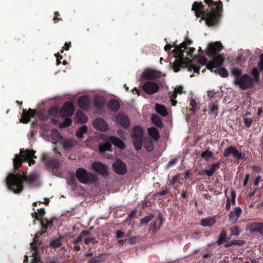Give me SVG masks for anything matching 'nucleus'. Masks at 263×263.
Listing matches in <instances>:
<instances>
[{
    "instance_id": "obj_19",
    "label": "nucleus",
    "mask_w": 263,
    "mask_h": 263,
    "mask_svg": "<svg viewBox=\"0 0 263 263\" xmlns=\"http://www.w3.org/2000/svg\"><path fill=\"white\" fill-rule=\"evenodd\" d=\"M242 210L239 207H236L234 210L231 212L229 215L230 220L236 222L240 216Z\"/></svg>"
},
{
    "instance_id": "obj_4",
    "label": "nucleus",
    "mask_w": 263,
    "mask_h": 263,
    "mask_svg": "<svg viewBox=\"0 0 263 263\" xmlns=\"http://www.w3.org/2000/svg\"><path fill=\"white\" fill-rule=\"evenodd\" d=\"M37 177V175L34 173L29 175L10 174L6 179V184L9 190L15 194H20L24 189L23 183L24 180L31 183L35 181Z\"/></svg>"
},
{
    "instance_id": "obj_60",
    "label": "nucleus",
    "mask_w": 263,
    "mask_h": 263,
    "mask_svg": "<svg viewBox=\"0 0 263 263\" xmlns=\"http://www.w3.org/2000/svg\"><path fill=\"white\" fill-rule=\"evenodd\" d=\"M169 192V189L166 187L164 190L158 193L159 195H165Z\"/></svg>"
},
{
    "instance_id": "obj_44",
    "label": "nucleus",
    "mask_w": 263,
    "mask_h": 263,
    "mask_svg": "<svg viewBox=\"0 0 263 263\" xmlns=\"http://www.w3.org/2000/svg\"><path fill=\"white\" fill-rule=\"evenodd\" d=\"M234 158H236L237 159H243L245 157V154L239 152L237 149L235 151V152L234 153V155L233 156Z\"/></svg>"
},
{
    "instance_id": "obj_39",
    "label": "nucleus",
    "mask_w": 263,
    "mask_h": 263,
    "mask_svg": "<svg viewBox=\"0 0 263 263\" xmlns=\"http://www.w3.org/2000/svg\"><path fill=\"white\" fill-rule=\"evenodd\" d=\"M72 123V120L69 118H66L64 119V121L60 125L61 128H65L69 127Z\"/></svg>"
},
{
    "instance_id": "obj_3",
    "label": "nucleus",
    "mask_w": 263,
    "mask_h": 263,
    "mask_svg": "<svg viewBox=\"0 0 263 263\" xmlns=\"http://www.w3.org/2000/svg\"><path fill=\"white\" fill-rule=\"evenodd\" d=\"M254 76L253 79L247 74H242L241 70L234 68L232 70V74L233 77V83L242 90L253 87L255 83L258 81L259 71L257 68H254L252 71Z\"/></svg>"
},
{
    "instance_id": "obj_62",
    "label": "nucleus",
    "mask_w": 263,
    "mask_h": 263,
    "mask_svg": "<svg viewBox=\"0 0 263 263\" xmlns=\"http://www.w3.org/2000/svg\"><path fill=\"white\" fill-rule=\"evenodd\" d=\"M178 158L175 157L170 161L168 164H174L178 162Z\"/></svg>"
},
{
    "instance_id": "obj_42",
    "label": "nucleus",
    "mask_w": 263,
    "mask_h": 263,
    "mask_svg": "<svg viewBox=\"0 0 263 263\" xmlns=\"http://www.w3.org/2000/svg\"><path fill=\"white\" fill-rule=\"evenodd\" d=\"M231 236H238L240 233V231L236 227H233L230 229Z\"/></svg>"
},
{
    "instance_id": "obj_5",
    "label": "nucleus",
    "mask_w": 263,
    "mask_h": 263,
    "mask_svg": "<svg viewBox=\"0 0 263 263\" xmlns=\"http://www.w3.org/2000/svg\"><path fill=\"white\" fill-rule=\"evenodd\" d=\"M104 140L105 142L99 144V152L100 154L105 158L109 159L112 156V151L110 144H114L120 149L125 148V144L123 141L116 137H107Z\"/></svg>"
},
{
    "instance_id": "obj_45",
    "label": "nucleus",
    "mask_w": 263,
    "mask_h": 263,
    "mask_svg": "<svg viewBox=\"0 0 263 263\" xmlns=\"http://www.w3.org/2000/svg\"><path fill=\"white\" fill-rule=\"evenodd\" d=\"M219 75L222 77H227L228 76V72L226 69L224 68H220L217 70H215V71H217Z\"/></svg>"
},
{
    "instance_id": "obj_53",
    "label": "nucleus",
    "mask_w": 263,
    "mask_h": 263,
    "mask_svg": "<svg viewBox=\"0 0 263 263\" xmlns=\"http://www.w3.org/2000/svg\"><path fill=\"white\" fill-rule=\"evenodd\" d=\"M45 231H41V232H39L35 234L34 237L33 238V242H36L38 241V238L40 235H42L43 234V233H45Z\"/></svg>"
},
{
    "instance_id": "obj_6",
    "label": "nucleus",
    "mask_w": 263,
    "mask_h": 263,
    "mask_svg": "<svg viewBox=\"0 0 263 263\" xmlns=\"http://www.w3.org/2000/svg\"><path fill=\"white\" fill-rule=\"evenodd\" d=\"M36 151L33 149H21L19 154L14 155L13 159V164H22L24 162L28 163V164H34L35 162L34 159L37 157L35 156Z\"/></svg>"
},
{
    "instance_id": "obj_41",
    "label": "nucleus",
    "mask_w": 263,
    "mask_h": 263,
    "mask_svg": "<svg viewBox=\"0 0 263 263\" xmlns=\"http://www.w3.org/2000/svg\"><path fill=\"white\" fill-rule=\"evenodd\" d=\"M144 147L148 151H152L154 148V145L152 141L148 140L144 142Z\"/></svg>"
},
{
    "instance_id": "obj_43",
    "label": "nucleus",
    "mask_w": 263,
    "mask_h": 263,
    "mask_svg": "<svg viewBox=\"0 0 263 263\" xmlns=\"http://www.w3.org/2000/svg\"><path fill=\"white\" fill-rule=\"evenodd\" d=\"M61 243L59 239L52 240L50 241L49 246L53 248H56L61 246Z\"/></svg>"
},
{
    "instance_id": "obj_52",
    "label": "nucleus",
    "mask_w": 263,
    "mask_h": 263,
    "mask_svg": "<svg viewBox=\"0 0 263 263\" xmlns=\"http://www.w3.org/2000/svg\"><path fill=\"white\" fill-rule=\"evenodd\" d=\"M257 232H259L261 235L263 236V223L258 222Z\"/></svg>"
},
{
    "instance_id": "obj_24",
    "label": "nucleus",
    "mask_w": 263,
    "mask_h": 263,
    "mask_svg": "<svg viewBox=\"0 0 263 263\" xmlns=\"http://www.w3.org/2000/svg\"><path fill=\"white\" fill-rule=\"evenodd\" d=\"M114 171L118 174L123 175L126 173V165H112Z\"/></svg>"
},
{
    "instance_id": "obj_25",
    "label": "nucleus",
    "mask_w": 263,
    "mask_h": 263,
    "mask_svg": "<svg viewBox=\"0 0 263 263\" xmlns=\"http://www.w3.org/2000/svg\"><path fill=\"white\" fill-rule=\"evenodd\" d=\"M216 222V220L213 217H210L203 219L201 222V224L203 227H211Z\"/></svg>"
},
{
    "instance_id": "obj_17",
    "label": "nucleus",
    "mask_w": 263,
    "mask_h": 263,
    "mask_svg": "<svg viewBox=\"0 0 263 263\" xmlns=\"http://www.w3.org/2000/svg\"><path fill=\"white\" fill-rule=\"evenodd\" d=\"M48 115L49 117L53 118V120L61 117V109H60L57 106H52L48 110Z\"/></svg>"
},
{
    "instance_id": "obj_1",
    "label": "nucleus",
    "mask_w": 263,
    "mask_h": 263,
    "mask_svg": "<svg viewBox=\"0 0 263 263\" xmlns=\"http://www.w3.org/2000/svg\"><path fill=\"white\" fill-rule=\"evenodd\" d=\"M192 44V41L186 39L173 50L176 60L174 62L173 68L175 72L178 71L180 68L186 67L189 70H193L194 72L198 73L199 68L193 63L191 58L195 49L194 48H187Z\"/></svg>"
},
{
    "instance_id": "obj_2",
    "label": "nucleus",
    "mask_w": 263,
    "mask_h": 263,
    "mask_svg": "<svg viewBox=\"0 0 263 263\" xmlns=\"http://www.w3.org/2000/svg\"><path fill=\"white\" fill-rule=\"evenodd\" d=\"M204 1L211 8L212 12H205L203 7L196 2L193 4L192 10L194 11L197 17H201L202 19L205 21L207 25L212 26L218 22L221 15L222 3L220 1L217 2H211L210 0H204Z\"/></svg>"
},
{
    "instance_id": "obj_18",
    "label": "nucleus",
    "mask_w": 263,
    "mask_h": 263,
    "mask_svg": "<svg viewBox=\"0 0 263 263\" xmlns=\"http://www.w3.org/2000/svg\"><path fill=\"white\" fill-rule=\"evenodd\" d=\"M183 92V87L182 86H177L175 88L173 94L170 96V101L172 102V105L173 106H175L177 103V101L174 100L177 96L178 95H180Z\"/></svg>"
},
{
    "instance_id": "obj_29",
    "label": "nucleus",
    "mask_w": 263,
    "mask_h": 263,
    "mask_svg": "<svg viewBox=\"0 0 263 263\" xmlns=\"http://www.w3.org/2000/svg\"><path fill=\"white\" fill-rule=\"evenodd\" d=\"M156 111L162 116H165L167 114L166 109L163 105L157 104L155 106Z\"/></svg>"
},
{
    "instance_id": "obj_7",
    "label": "nucleus",
    "mask_w": 263,
    "mask_h": 263,
    "mask_svg": "<svg viewBox=\"0 0 263 263\" xmlns=\"http://www.w3.org/2000/svg\"><path fill=\"white\" fill-rule=\"evenodd\" d=\"M198 61L202 65H206V67L212 71L213 69L220 66L223 62V58L219 55L215 58L213 61L208 63L207 59L205 57H202L198 58Z\"/></svg>"
},
{
    "instance_id": "obj_49",
    "label": "nucleus",
    "mask_w": 263,
    "mask_h": 263,
    "mask_svg": "<svg viewBox=\"0 0 263 263\" xmlns=\"http://www.w3.org/2000/svg\"><path fill=\"white\" fill-rule=\"evenodd\" d=\"M83 110L87 108L89 104V99L87 96H83Z\"/></svg>"
},
{
    "instance_id": "obj_22",
    "label": "nucleus",
    "mask_w": 263,
    "mask_h": 263,
    "mask_svg": "<svg viewBox=\"0 0 263 263\" xmlns=\"http://www.w3.org/2000/svg\"><path fill=\"white\" fill-rule=\"evenodd\" d=\"M218 168V165H212L209 170H201L199 174L200 175H206L208 176H211Z\"/></svg>"
},
{
    "instance_id": "obj_30",
    "label": "nucleus",
    "mask_w": 263,
    "mask_h": 263,
    "mask_svg": "<svg viewBox=\"0 0 263 263\" xmlns=\"http://www.w3.org/2000/svg\"><path fill=\"white\" fill-rule=\"evenodd\" d=\"M76 144V141L73 139H67L64 141L63 146L66 149H69L74 146Z\"/></svg>"
},
{
    "instance_id": "obj_14",
    "label": "nucleus",
    "mask_w": 263,
    "mask_h": 263,
    "mask_svg": "<svg viewBox=\"0 0 263 263\" xmlns=\"http://www.w3.org/2000/svg\"><path fill=\"white\" fill-rule=\"evenodd\" d=\"M115 121L117 124L124 128H127L129 126V120L124 114H119L116 117Z\"/></svg>"
},
{
    "instance_id": "obj_35",
    "label": "nucleus",
    "mask_w": 263,
    "mask_h": 263,
    "mask_svg": "<svg viewBox=\"0 0 263 263\" xmlns=\"http://www.w3.org/2000/svg\"><path fill=\"white\" fill-rule=\"evenodd\" d=\"M213 155V152L209 149H207L206 151L203 152L201 154V157L205 160H208L211 159Z\"/></svg>"
},
{
    "instance_id": "obj_21",
    "label": "nucleus",
    "mask_w": 263,
    "mask_h": 263,
    "mask_svg": "<svg viewBox=\"0 0 263 263\" xmlns=\"http://www.w3.org/2000/svg\"><path fill=\"white\" fill-rule=\"evenodd\" d=\"M93 170L99 174L105 176L108 175V169L106 165H92Z\"/></svg>"
},
{
    "instance_id": "obj_23",
    "label": "nucleus",
    "mask_w": 263,
    "mask_h": 263,
    "mask_svg": "<svg viewBox=\"0 0 263 263\" xmlns=\"http://www.w3.org/2000/svg\"><path fill=\"white\" fill-rule=\"evenodd\" d=\"M41 161L45 164H56L55 161L51 159L48 153H44L42 154Z\"/></svg>"
},
{
    "instance_id": "obj_64",
    "label": "nucleus",
    "mask_w": 263,
    "mask_h": 263,
    "mask_svg": "<svg viewBox=\"0 0 263 263\" xmlns=\"http://www.w3.org/2000/svg\"><path fill=\"white\" fill-rule=\"evenodd\" d=\"M178 175L174 176L172 179V183L173 184H174L178 181Z\"/></svg>"
},
{
    "instance_id": "obj_47",
    "label": "nucleus",
    "mask_w": 263,
    "mask_h": 263,
    "mask_svg": "<svg viewBox=\"0 0 263 263\" xmlns=\"http://www.w3.org/2000/svg\"><path fill=\"white\" fill-rule=\"evenodd\" d=\"M153 122L157 126H161L162 124L160 118L157 116H154L152 117Z\"/></svg>"
},
{
    "instance_id": "obj_8",
    "label": "nucleus",
    "mask_w": 263,
    "mask_h": 263,
    "mask_svg": "<svg viewBox=\"0 0 263 263\" xmlns=\"http://www.w3.org/2000/svg\"><path fill=\"white\" fill-rule=\"evenodd\" d=\"M143 130L140 127L136 126L133 129V141L134 145L137 150H139L142 147Z\"/></svg>"
},
{
    "instance_id": "obj_20",
    "label": "nucleus",
    "mask_w": 263,
    "mask_h": 263,
    "mask_svg": "<svg viewBox=\"0 0 263 263\" xmlns=\"http://www.w3.org/2000/svg\"><path fill=\"white\" fill-rule=\"evenodd\" d=\"M95 180V177L91 174L88 173L85 170L83 169V183L90 184Z\"/></svg>"
},
{
    "instance_id": "obj_48",
    "label": "nucleus",
    "mask_w": 263,
    "mask_h": 263,
    "mask_svg": "<svg viewBox=\"0 0 263 263\" xmlns=\"http://www.w3.org/2000/svg\"><path fill=\"white\" fill-rule=\"evenodd\" d=\"M209 107L210 109V112L212 113H216V111L218 108V105L215 103L210 104Z\"/></svg>"
},
{
    "instance_id": "obj_10",
    "label": "nucleus",
    "mask_w": 263,
    "mask_h": 263,
    "mask_svg": "<svg viewBox=\"0 0 263 263\" xmlns=\"http://www.w3.org/2000/svg\"><path fill=\"white\" fill-rule=\"evenodd\" d=\"M74 111V107L72 102H65L61 108V117L62 118L71 117L73 114Z\"/></svg>"
},
{
    "instance_id": "obj_13",
    "label": "nucleus",
    "mask_w": 263,
    "mask_h": 263,
    "mask_svg": "<svg viewBox=\"0 0 263 263\" xmlns=\"http://www.w3.org/2000/svg\"><path fill=\"white\" fill-rule=\"evenodd\" d=\"M36 114L35 110L29 108L28 111H26L25 109L23 110V113L22 115L21 119V122L23 123H27L30 122V118L34 117Z\"/></svg>"
},
{
    "instance_id": "obj_63",
    "label": "nucleus",
    "mask_w": 263,
    "mask_h": 263,
    "mask_svg": "<svg viewBox=\"0 0 263 263\" xmlns=\"http://www.w3.org/2000/svg\"><path fill=\"white\" fill-rule=\"evenodd\" d=\"M249 177H250L249 174H246V175L245 176V180L243 181V186H245L247 185L248 180L249 179Z\"/></svg>"
},
{
    "instance_id": "obj_11",
    "label": "nucleus",
    "mask_w": 263,
    "mask_h": 263,
    "mask_svg": "<svg viewBox=\"0 0 263 263\" xmlns=\"http://www.w3.org/2000/svg\"><path fill=\"white\" fill-rule=\"evenodd\" d=\"M222 49L221 44L219 42L210 43L207 47L206 54L211 57L214 56Z\"/></svg>"
},
{
    "instance_id": "obj_59",
    "label": "nucleus",
    "mask_w": 263,
    "mask_h": 263,
    "mask_svg": "<svg viewBox=\"0 0 263 263\" xmlns=\"http://www.w3.org/2000/svg\"><path fill=\"white\" fill-rule=\"evenodd\" d=\"M57 57V65H60L61 63V60L63 59V57L61 55H60L59 53L56 55Z\"/></svg>"
},
{
    "instance_id": "obj_36",
    "label": "nucleus",
    "mask_w": 263,
    "mask_h": 263,
    "mask_svg": "<svg viewBox=\"0 0 263 263\" xmlns=\"http://www.w3.org/2000/svg\"><path fill=\"white\" fill-rule=\"evenodd\" d=\"M37 116L40 120L43 121H47L49 118L48 115L46 114L45 112L43 111L37 112Z\"/></svg>"
},
{
    "instance_id": "obj_55",
    "label": "nucleus",
    "mask_w": 263,
    "mask_h": 263,
    "mask_svg": "<svg viewBox=\"0 0 263 263\" xmlns=\"http://www.w3.org/2000/svg\"><path fill=\"white\" fill-rule=\"evenodd\" d=\"M78 122L82 123V111L80 110L78 112Z\"/></svg>"
},
{
    "instance_id": "obj_32",
    "label": "nucleus",
    "mask_w": 263,
    "mask_h": 263,
    "mask_svg": "<svg viewBox=\"0 0 263 263\" xmlns=\"http://www.w3.org/2000/svg\"><path fill=\"white\" fill-rule=\"evenodd\" d=\"M258 222H252L247 226V230L251 233L257 232Z\"/></svg>"
},
{
    "instance_id": "obj_26",
    "label": "nucleus",
    "mask_w": 263,
    "mask_h": 263,
    "mask_svg": "<svg viewBox=\"0 0 263 263\" xmlns=\"http://www.w3.org/2000/svg\"><path fill=\"white\" fill-rule=\"evenodd\" d=\"M38 213L34 212V213H32V218H34V221L36 220H40V217H42L44 214H45V211L44 209L41 208L37 209ZM34 224H35V222H34Z\"/></svg>"
},
{
    "instance_id": "obj_57",
    "label": "nucleus",
    "mask_w": 263,
    "mask_h": 263,
    "mask_svg": "<svg viewBox=\"0 0 263 263\" xmlns=\"http://www.w3.org/2000/svg\"><path fill=\"white\" fill-rule=\"evenodd\" d=\"M190 106L192 107V110L194 111L195 109V107L196 106V103L195 102V100L193 99L191 100L190 103Z\"/></svg>"
},
{
    "instance_id": "obj_15",
    "label": "nucleus",
    "mask_w": 263,
    "mask_h": 263,
    "mask_svg": "<svg viewBox=\"0 0 263 263\" xmlns=\"http://www.w3.org/2000/svg\"><path fill=\"white\" fill-rule=\"evenodd\" d=\"M93 125L97 129L102 132L106 131L108 129V124L102 119H97L94 120Z\"/></svg>"
},
{
    "instance_id": "obj_61",
    "label": "nucleus",
    "mask_w": 263,
    "mask_h": 263,
    "mask_svg": "<svg viewBox=\"0 0 263 263\" xmlns=\"http://www.w3.org/2000/svg\"><path fill=\"white\" fill-rule=\"evenodd\" d=\"M26 260H24V263H25ZM40 257L35 256H34V258L33 259V261L31 262V263H40Z\"/></svg>"
},
{
    "instance_id": "obj_37",
    "label": "nucleus",
    "mask_w": 263,
    "mask_h": 263,
    "mask_svg": "<svg viewBox=\"0 0 263 263\" xmlns=\"http://www.w3.org/2000/svg\"><path fill=\"white\" fill-rule=\"evenodd\" d=\"M227 238V233L226 231L222 230L219 236V238L218 240L217 241V243L218 245L221 244L223 241H224Z\"/></svg>"
},
{
    "instance_id": "obj_46",
    "label": "nucleus",
    "mask_w": 263,
    "mask_h": 263,
    "mask_svg": "<svg viewBox=\"0 0 263 263\" xmlns=\"http://www.w3.org/2000/svg\"><path fill=\"white\" fill-rule=\"evenodd\" d=\"M104 103V101L102 98L99 97H96L95 98V104L97 106L101 107Z\"/></svg>"
},
{
    "instance_id": "obj_38",
    "label": "nucleus",
    "mask_w": 263,
    "mask_h": 263,
    "mask_svg": "<svg viewBox=\"0 0 263 263\" xmlns=\"http://www.w3.org/2000/svg\"><path fill=\"white\" fill-rule=\"evenodd\" d=\"M82 237V232L80 233V235L78 236V237L77 238V239L73 241V247L76 250H80L81 249L80 246L78 245V243L81 241Z\"/></svg>"
},
{
    "instance_id": "obj_9",
    "label": "nucleus",
    "mask_w": 263,
    "mask_h": 263,
    "mask_svg": "<svg viewBox=\"0 0 263 263\" xmlns=\"http://www.w3.org/2000/svg\"><path fill=\"white\" fill-rule=\"evenodd\" d=\"M77 180H79L80 182H82V168L78 169L76 174H72L69 175V178L68 179L67 182L68 184L71 186L72 190L76 189Z\"/></svg>"
},
{
    "instance_id": "obj_51",
    "label": "nucleus",
    "mask_w": 263,
    "mask_h": 263,
    "mask_svg": "<svg viewBox=\"0 0 263 263\" xmlns=\"http://www.w3.org/2000/svg\"><path fill=\"white\" fill-rule=\"evenodd\" d=\"M60 15L59 12L57 11L54 12V16L53 18V21L54 23H57L58 21L62 20V18L59 17Z\"/></svg>"
},
{
    "instance_id": "obj_16",
    "label": "nucleus",
    "mask_w": 263,
    "mask_h": 263,
    "mask_svg": "<svg viewBox=\"0 0 263 263\" xmlns=\"http://www.w3.org/2000/svg\"><path fill=\"white\" fill-rule=\"evenodd\" d=\"M160 76V72L155 70L147 69L142 72L141 78L152 79Z\"/></svg>"
},
{
    "instance_id": "obj_33",
    "label": "nucleus",
    "mask_w": 263,
    "mask_h": 263,
    "mask_svg": "<svg viewBox=\"0 0 263 263\" xmlns=\"http://www.w3.org/2000/svg\"><path fill=\"white\" fill-rule=\"evenodd\" d=\"M106 259L105 255H101L99 256L96 257L91 259L89 263H101L104 261Z\"/></svg>"
},
{
    "instance_id": "obj_40",
    "label": "nucleus",
    "mask_w": 263,
    "mask_h": 263,
    "mask_svg": "<svg viewBox=\"0 0 263 263\" xmlns=\"http://www.w3.org/2000/svg\"><path fill=\"white\" fill-rule=\"evenodd\" d=\"M154 217L153 215L146 216L140 220V223L142 224H146L149 222Z\"/></svg>"
},
{
    "instance_id": "obj_56",
    "label": "nucleus",
    "mask_w": 263,
    "mask_h": 263,
    "mask_svg": "<svg viewBox=\"0 0 263 263\" xmlns=\"http://www.w3.org/2000/svg\"><path fill=\"white\" fill-rule=\"evenodd\" d=\"M124 233L121 231H117L116 232V237L118 238L123 237Z\"/></svg>"
},
{
    "instance_id": "obj_50",
    "label": "nucleus",
    "mask_w": 263,
    "mask_h": 263,
    "mask_svg": "<svg viewBox=\"0 0 263 263\" xmlns=\"http://www.w3.org/2000/svg\"><path fill=\"white\" fill-rule=\"evenodd\" d=\"M252 169L253 171L258 173H263V169L259 165H253Z\"/></svg>"
},
{
    "instance_id": "obj_27",
    "label": "nucleus",
    "mask_w": 263,
    "mask_h": 263,
    "mask_svg": "<svg viewBox=\"0 0 263 263\" xmlns=\"http://www.w3.org/2000/svg\"><path fill=\"white\" fill-rule=\"evenodd\" d=\"M40 222L42 225V229L50 228L53 224L52 221L43 218H40Z\"/></svg>"
},
{
    "instance_id": "obj_31",
    "label": "nucleus",
    "mask_w": 263,
    "mask_h": 263,
    "mask_svg": "<svg viewBox=\"0 0 263 263\" xmlns=\"http://www.w3.org/2000/svg\"><path fill=\"white\" fill-rule=\"evenodd\" d=\"M120 107V104L117 100H111L109 103V108L112 111H116Z\"/></svg>"
},
{
    "instance_id": "obj_28",
    "label": "nucleus",
    "mask_w": 263,
    "mask_h": 263,
    "mask_svg": "<svg viewBox=\"0 0 263 263\" xmlns=\"http://www.w3.org/2000/svg\"><path fill=\"white\" fill-rule=\"evenodd\" d=\"M148 131L149 136L152 137L154 140H157L159 137V134L158 131L154 127H150L148 128Z\"/></svg>"
},
{
    "instance_id": "obj_58",
    "label": "nucleus",
    "mask_w": 263,
    "mask_h": 263,
    "mask_svg": "<svg viewBox=\"0 0 263 263\" xmlns=\"http://www.w3.org/2000/svg\"><path fill=\"white\" fill-rule=\"evenodd\" d=\"M77 136L79 138H82V126L79 127V130L77 133Z\"/></svg>"
},
{
    "instance_id": "obj_34",
    "label": "nucleus",
    "mask_w": 263,
    "mask_h": 263,
    "mask_svg": "<svg viewBox=\"0 0 263 263\" xmlns=\"http://www.w3.org/2000/svg\"><path fill=\"white\" fill-rule=\"evenodd\" d=\"M236 149H237L235 147L230 146L226 149L223 153V155L225 157H228L231 155L233 156L234 153L235 152Z\"/></svg>"
},
{
    "instance_id": "obj_12",
    "label": "nucleus",
    "mask_w": 263,
    "mask_h": 263,
    "mask_svg": "<svg viewBox=\"0 0 263 263\" xmlns=\"http://www.w3.org/2000/svg\"><path fill=\"white\" fill-rule=\"evenodd\" d=\"M142 87L145 92L149 95L155 93L159 90L158 85L156 83L152 82H146Z\"/></svg>"
},
{
    "instance_id": "obj_54",
    "label": "nucleus",
    "mask_w": 263,
    "mask_h": 263,
    "mask_svg": "<svg viewBox=\"0 0 263 263\" xmlns=\"http://www.w3.org/2000/svg\"><path fill=\"white\" fill-rule=\"evenodd\" d=\"M258 66L260 69H262V68H263V54H261L259 56V62L258 63Z\"/></svg>"
}]
</instances>
